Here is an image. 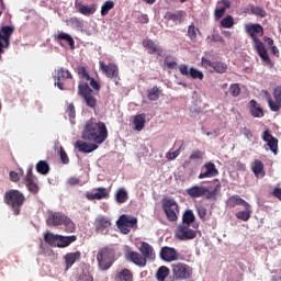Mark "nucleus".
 I'll return each instance as SVG.
<instances>
[{
	"instance_id": "nucleus-28",
	"label": "nucleus",
	"mask_w": 281,
	"mask_h": 281,
	"mask_svg": "<svg viewBox=\"0 0 281 281\" xmlns=\"http://www.w3.org/2000/svg\"><path fill=\"white\" fill-rule=\"evenodd\" d=\"M87 199L89 201H102V199H109V192L106 188H98L94 193H87Z\"/></svg>"
},
{
	"instance_id": "nucleus-50",
	"label": "nucleus",
	"mask_w": 281,
	"mask_h": 281,
	"mask_svg": "<svg viewBox=\"0 0 281 281\" xmlns=\"http://www.w3.org/2000/svg\"><path fill=\"white\" fill-rule=\"evenodd\" d=\"M164 65H166V67L168 69H175L177 67V61L175 60V57L172 56H166L165 60H164Z\"/></svg>"
},
{
	"instance_id": "nucleus-22",
	"label": "nucleus",
	"mask_w": 281,
	"mask_h": 281,
	"mask_svg": "<svg viewBox=\"0 0 281 281\" xmlns=\"http://www.w3.org/2000/svg\"><path fill=\"white\" fill-rule=\"evenodd\" d=\"M232 8V2L229 0H220L214 11L215 21H220L225 15V12Z\"/></svg>"
},
{
	"instance_id": "nucleus-55",
	"label": "nucleus",
	"mask_w": 281,
	"mask_h": 281,
	"mask_svg": "<svg viewBox=\"0 0 281 281\" xmlns=\"http://www.w3.org/2000/svg\"><path fill=\"white\" fill-rule=\"evenodd\" d=\"M179 155H180V149H177L176 151H168L166 154V158L168 159V161H175V159H177Z\"/></svg>"
},
{
	"instance_id": "nucleus-41",
	"label": "nucleus",
	"mask_w": 281,
	"mask_h": 281,
	"mask_svg": "<svg viewBox=\"0 0 281 281\" xmlns=\"http://www.w3.org/2000/svg\"><path fill=\"white\" fill-rule=\"evenodd\" d=\"M195 221V216H194V212H192V210H188L184 212V214L182 215V225H192V223H194Z\"/></svg>"
},
{
	"instance_id": "nucleus-38",
	"label": "nucleus",
	"mask_w": 281,
	"mask_h": 281,
	"mask_svg": "<svg viewBox=\"0 0 281 281\" xmlns=\"http://www.w3.org/2000/svg\"><path fill=\"white\" fill-rule=\"evenodd\" d=\"M135 131H144L146 126V114H138L134 117Z\"/></svg>"
},
{
	"instance_id": "nucleus-31",
	"label": "nucleus",
	"mask_w": 281,
	"mask_h": 281,
	"mask_svg": "<svg viewBox=\"0 0 281 281\" xmlns=\"http://www.w3.org/2000/svg\"><path fill=\"white\" fill-rule=\"evenodd\" d=\"M77 10L83 16H91V14H95V4L86 5L82 2H78Z\"/></svg>"
},
{
	"instance_id": "nucleus-34",
	"label": "nucleus",
	"mask_w": 281,
	"mask_h": 281,
	"mask_svg": "<svg viewBox=\"0 0 281 281\" xmlns=\"http://www.w3.org/2000/svg\"><path fill=\"white\" fill-rule=\"evenodd\" d=\"M244 207H245V211L237 212L235 216L239 221H244V223H247V221L251 218V205L248 203Z\"/></svg>"
},
{
	"instance_id": "nucleus-63",
	"label": "nucleus",
	"mask_w": 281,
	"mask_h": 281,
	"mask_svg": "<svg viewBox=\"0 0 281 281\" xmlns=\"http://www.w3.org/2000/svg\"><path fill=\"white\" fill-rule=\"evenodd\" d=\"M243 133H244V136L247 138V139H251V137H254V133H251V130L247 128V127H244L243 128Z\"/></svg>"
},
{
	"instance_id": "nucleus-5",
	"label": "nucleus",
	"mask_w": 281,
	"mask_h": 281,
	"mask_svg": "<svg viewBox=\"0 0 281 281\" xmlns=\"http://www.w3.org/2000/svg\"><path fill=\"white\" fill-rule=\"evenodd\" d=\"M55 87L60 91H69L76 87V81L74 80V75L71 71L65 67H59L55 70Z\"/></svg>"
},
{
	"instance_id": "nucleus-36",
	"label": "nucleus",
	"mask_w": 281,
	"mask_h": 281,
	"mask_svg": "<svg viewBox=\"0 0 281 281\" xmlns=\"http://www.w3.org/2000/svg\"><path fill=\"white\" fill-rule=\"evenodd\" d=\"M161 95V90L159 87L154 86L151 89L147 90V98L150 102H157Z\"/></svg>"
},
{
	"instance_id": "nucleus-46",
	"label": "nucleus",
	"mask_w": 281,
	"mask_h": 281,
	"mask_svg": "<svg viewBox=\"0 0 281 281\" xmlns=\"http://www.w3.org/2000/svg\"><path fill=\"white\" fill-rule=\"evenodd\" d=\"M250 14H254L255 16H259L260 19H265V16H267V11H265L262 7L250 5Z\"/></svg>"
},
{
	"instance_id": "nucleus-64",
	"label": "nucleus",
	"mask_w": 281,
	"mask_h": 281,
	"mask_svg": "<svg viewBox=\"0 0 281 281\" xmlns=\"http://www.w3.org/2000/svg\"><path fill=\"white\" fill-rule=\"evenodd\" d=\"M272 194L276 196V199H279V201H281V188H274Z\"/></svg>"
},
{
	"instance_id": "nucleus-26",
	"label": "nucleus",
	"mask_w": 281,
	"mask_h": 281,
	"mask_svg": "<svg viewBox=\"0 0 281 281\" xmlns=\"http://www.w3.org/2000/svg\"><path fill=\"white\" fill-rule=\"evenodd\" d=\"M143 46L146 49H149V54H157V56H164V48H161L160 46H157L155 44V41L150 40V38H145L143 41Z\"/></svg>"
},
{
	"instance_id": "nucleus-2",
	"label": "nucleus",
	"mask_w": 281,
	"mask_h": 281,
	"mask_svg": "<svg viewBox=\"0 0 281 281\" xmlns=\"http://www.w3.org/2000/svg\"><path fill=\"white\" fill-rule=\"evenodd\" d=\"M109 137V130L103 122H98L95 119H90L86 122L81 139L92 142L93 144H104Z\"/></svg>"
},
{
	"instance_id": "nucleus-62",
	"label": "nucleus",
	"mask_w": 281,
	"mask_h": 281,
	"mask_svg": "<svg viewBox=\"0 0 281 281\" xmlns=\"http://www.w3.org/2000/svg\"><path fill=\"white\" fill-rule=\"evenodd\" d=\"M68 186H80V179L71 177L68 179Z\"/></svg>"
},
{
	"instance_id": "nucleus-1",
	"label": "nucleus",
	"mask_w": 281,
	"mask_h": 281,
	"mask_svg": "<svg viewBox=\"0 0 281 281\" xmlns=\"http://www.w3.org/2000/svg\"><path fill=\"white\" fill-rule=\"evenodd\" d=\"M77 74L80 78L78 85V95L83 99L86 105L92 111H95L98 106V99L93 95V91L97 93L102 89L100 82H98L93 77L89 75V71L85 66L77 67Z\"/></svg>"
},
{
	"instance_id": "nucleus-32",
	"label": "nucleus",
	"mask_w": 281,
	"mask_h": 281,
	"mask_svg": "<svg viewBox=\"0 0 281 281\" xmlns=\"http://www.w3.org/2000/svg\"><path fill=\"white\" fill-rule=\"evenodd\" d=\"M247 204H249V202L245 201L238 194L232 195L226 200L227 207H236V205H243L245 207Z\"/></svg>"
},
{
	"instance_id": "nucleus-24",
	"label": "nucleus",
	"mask_w": 281,
	"mask_h": 281,
	"mask_svg": "<svg viewBox=\"0 0 281 281\" xmlns=\"http://www.w3.org/2000/svg\"><path fill=\"white\" fill-rule=\"evenodd\" d=\"M125 258L128 262L136 265V267H146V261H144L142 255L137 251L126 250Z\"/></svg>"
},
{
	"instance_id": "nucleus-42",
	"label": "nucleus",
	"mask_w": 281,
	"mask_h": 281,
	"mask_svg": "<svg viewBox=\"0 0 281 281\" xmlns=\"http://www.w3.org/2000/svg\"><path fill=\"white\" fill-rule=\"evenodd\" d=\"M36 170L40 175H49V164L47 160H40L36 164Z\"/></svg>"
},
{
	"instance_id": "nucleus-30",
	"label": "nucleus",
	"mask_w": 281,
	"mask_h": 281,
	"mask_svg": "<svg viewBox=\"0 0 281 281\" xmlns=\"http://www.w3.org/2000/svg\"><path fill=\"white\" fill-rule=\"evenodd\" d=\"M249 112L252 117H265V111L260 108V104L256 100H250Z\"/></svg>"
},
{
	"instance_id": "nucleus-37",
	"label": "nucleus",
	"mask_w": 281,
	"mask_h": 281,
	"mask_svg": "<svg viewBox=\"0 0 281 281\" xmlns=\"http://www.w3.org/2000/svg\"><path fill=\"white\" fill-rule=\"evenodd\" d=\"M26 188L31 194H36L40 190L38 183H36V178H33L32 176L26 178Z\"/></svg>"
},
{
	"instance_id": "nucleus-58",
	"label": "nucleus",
	"mask_w": 281,
	"mask_h": 281,
	"mask_svg": "<svg viewBox=\"0 0 281 281\" xmlns=\"http://www.w3.org/2000/svg\"><path fill=\"white\" fill-rule=\"evenodd\" d=\"M70 23L71 25H75V27H77L78 30H82V27H85V24L78 18H71Z\"/></svg>"
},
{
	"instance_id": "nucleus-15",
	"label": "nucleus",
	"mask_w": 281,
	"mask_h": 281,
	"mask_svg": "<svg viewBox=\"0 0 281 281\" xmlns=\"http://www.w3.org/2000/svg\"><path fill=\"white\" fill-rule=\"evenodd\" d=\"M94 227L95 232H98L99 234H106V232H109V228L111 227V218L105 215H99L94 220Z\"/></svg>"
},
{
	"instance_id": "nucleus-61",
	"label": "nucleus",
	"mask_w": 281,
	"mask_h": 281,
	"mask_svg": "<svg viewBox=\"0 0 281 281\" xmlns=\"http://www.w3.org/2000/svg\"><path fill=\"white\" fill-rule=\"evenodd\" d=\"M78 281H93V277L87 272H83L79 276Z\"/></svg>"
},
{
	"instance_id": "nucleus-25",
	"label": "nucleus",
	"mask_w": 281,
	"mask_h": 281,
	"mask_svg": "<svg viewBox=\"0 0 281 281\" xmlns=\"http://www.w3.org/2000/svg\"><path fill=\"white\" fill-rule=\"evenodd\" d=\"M82 254L80 251H75V252H68L64 256V260L66 263V271H69V269H71L74 267V265H76V262H78V260H80Z\"/></svg>"
},
{
	"instance_id": "nucleus-56",
	"label": "nucleus",
	"mask_w": 281,
	"mask_h": 281,
	"mask_svg": "<svg viewBox=\"0 0 281 281\" xmlns=\"http://www.w3.org/2000/svg\"><path fill=\"white\" fill-rule=\"evenodd\" d=\"M201 65H202V67H204V69H207L209 67H211V69L214 68V61H212L205 57L201 58Z\"/></svg>"
},
{
	"instance_id": "nucleus-23",
	"label": "nucleus",
	"mask_w": 281,
	"mask_h": 281,
	"mask_svg": "<svg viewBox=\"0 0 281 281\" xmlns=\"http://www.w3.org/2000/svg\"><path fill=\"white\" fill-rule=\"evenodd\" d=\"M186 194L190 196V199H201L207 194V188L203 186H192L186 190Z\"/></svg>"
},
{
	"instance_id": "nucleus-40",
	"label": "nucleus",
	"mask_w": 281,
	"mask_h": 281,
	"mask_svg": "<svg viewBox=\"0 0 281 281\" xmlns=\"http://www.w3.org/2000/svg\"><path fill=\"white\" fill-rule=\"evenodd\" d=\"M169 276L170 269L166 266H161L156 272V278L158 281H165Z\"/></svg>"
},
{
	"instance_id": "nucleus-49",
	"label": "nucleus",
	"mask_w": 281,
	"mask_h": 281,
	"mask_svg": "<svg viewBox=\"0 0 281 281\" xmlns=\"http://www.w3.org/2000/svg\"><path fill=\"white\" fill-rule=\"evenodd\" d=\"M213 69L216 74H225L227 71V64L223 61H214Z\"/></svg>"
},
{
	"instance_id": "nucleus-29",
	"label": "nucleus",
	"mask_w": 281,
	"mask_h": 281,
	"mask_svg": "<svg viewBox=\"0 0 281 281\" xmlns=\"http://www.w3.org/2000/svg\"><path fill=\"white\" fill-rule=\"evenodd\" d=\"M251 170L255 175V177L257 178H265L267 172H265V164L261 160L256 159L252 164H251Z\"/></svg>"
},
{
	"instance_id": "nucleus-39",
	"label": "nucleus",
	"mask_w": 281,
	"mask_h": 281,
	"mask_svg": "<svg viewBox=\"0 0 281 281\" xmlns=\"http://www.w3.org/2000/svg\"><path fill=\"white\" fill-rule=\"evenodd\" d=\"M60 235H55L54 233H46L44 235V240L50 247H58V239Z\"/></svg>"
},
{
	"instance_id": "nucleus-57",
	"label": "nucleus",
	"mask_w": 281,
	"mask_h": 281,
	"mask_svg": "<svg viewBox=\"0 0 281 281\" xmlns=\"http://www.w3.org/2000/svg\"><path fill=\"white\" fill-rule=\"evenodd\" d=\"M216 190H221V183H218L213 191H210L207 189V192H206V194L204 196H206V199H209V200L210 199H216Z\"/></svg>"
},
{
	"instance_id": "nucleus-59",
	"label": "nucleus",
	"mask_w": 281,
	"mask_h": 281,
	"mask_svg": "<svg viewBox=\"0 0 281 281\" xmlns=\"http://www.w3.org/2000/svg\"><path fill=\"white\" fill-rule=\"evenodd\" d=\"M59 155H60L61 162L69 164V156H67V151H65V148L60 147Z\"/></svg>"
},
{
	"instance_id": "nucleus-10",
	"label": "nucleus",
	"mask_w": 281,
	"mask_h": 281,
	"mask_svg": "<svg viewBox=\"0 0 281 281\" xmlns=\"http://www.w3.org/2000/svg\"><path fill=\"white\" fill-rule=\"evenodd\" d=\"M116 226L120 228L122 234H130L131 229L137 226V217L123 214L116 221Z\"/></svg>"
},
{
	"instance_id": "nucleus-43",
	"label": "nucleus",
	"mask_w": 281,
	"mask_h": 281,
	"mask_svg": "<svg viewBox=\"0 0 281 281\" xmlns=\"http://www.w3.org/2000/svg\"><path fill=\"white\" fill-rule=\"evenodd\" d=\"M115 199L117 203H126L128 201V192H126V189H119L116 191Z\"/></svg>"
},
{
	"instance_id": "nucleus-45",
	"label": "nucleus",
	"mask_w": 281,
	"mask_h": 281,
	"mask_svg": "<svg viewBox=\"0 0 281 281\" xmlns=\"http://www.w3.org/2000/svg\"><path fill=\"white\" fill-rule=\"evenodd\" d=\"M116 278L120 281H133V272L128 269H123L116 274Z\"/></svg>"
},
{
	"instance_id": "nucleus-7",
	"label": "nucleus",
	"mask_w": 281,
	"mask_h": 281,
	"mask_svg": "<svg viewBox=\"0 0 281 281\" xmlns=\"http://www.w3.org/2000/svg\"><path fill=\"white\" fill-rule=\"evenodd\" d=\"M115 260V250L113 248L104 247L97 255V261L101 271H108L113 267Z\"/></svg>"
},
{
	"instance_id": "nucleus-19",
	"label": "nucleus",
	"mask_w": 281,
	"mask_h": 281,
	"mask_svg": "<svg viewBox=\"0 0 281 281\" xmlns=\"http://www.w3.org/2000/svg\"><path fill=\"white\" fill-rule=\"evenodd\" d=\"M261 138L267 143V146L269 148V150H271V153H273V155H278V138H276V136L271 135V132L269 130H266L262 135Z\"/></svg>"
},
{
	"instance_id": "nucleus-11",
	"label": "nucleus",
	"mask_w": 281,
	"mask_h": 281,
	"mask_svg": "<svg viewBox=\"0 0 281 281\" xmlns=\"http://www.w3.org/2000/svg\"><path fill=\"white\" fill-rule=\"evenodd\" d=\"M14 34V26L4 25L0 29V60L1 54L4 53L3 49H8L10 47V36Z\"/></svg>"
},
{
	"instance_id": "nucleus-53",
	"label": "nucleus",
	"mask_w": 281,
	"mask_h": 281,
	"mask_svg": "<svg viewBox=\"0 0 281 281\" xmlns=\"http://www.w3.org/2000/svg\"><path fill=\"white\" fill-rule=\"evenodd\" d=\"M203 157H205V151H201V150L196 149V150L192 151L189 159L191 161H194L196 159H203Z\"/></svg>"
},
{
	"instance_id": "nucleus-21",
	"label": "nucleus",
	"mask_w": 281,
	"mask_h": 281,
	"mask_svg": "<svg viewBox=\"0 0 281 281\" xmlns=\"http://www.w3.org/2000/svg\"><path fill=\"white\" fill-rule=\"evenodd\" d=\"M139 251L145 265H147L148 260H155V249L150 244L143 241L140 244Z\"/></svg>"
},
{
	"instance_id": "nucleus-48",
	"label": "nucleus",
	"mask_w": 281,
	"mask_h": 281,
	"mask_svg": "<svg viewBox=\"0 0 281 281\" xmlns=\"http://www.w3.org/2000/svg\"><path fill=\"white\" fill-rule=\"evenodd\" d=\"M196 32H199V29L194 25V23H191L188 26V36L192 43H196Z\"/></svg>"
},
{
	"instance_id": "nucleus-52",
	"label": "nucleus",
	"mask_w": 281,
	"mask_h": 281,
	"mask_svg": "<svg viewBox=\"0 0 281 281\" xmlns=\"http://www.w3.org/2000/svg\"><path fill=\"white\" fill-rule=\"evenodd\" d=\"M229 93L233 95V98H238V95H240V86H238V83L231 85Z\"/></svg>"
},
{
	"instance_id": "nucleus-3",
	"label": "nucleus",
	"mask_w": 281,
	"mask_h": 281,
	"mask_svg": "<svg viewBox=\"0 0 281 281\" xmlns=\"http://www.w3.org/2000/svg\"><path fill=\"white\" fill-rule=\"evenodd\" d=\"M246 32L251 36V40L255 43V49L257 50L258 56L263 60V63H271L269 58V53L265 48V43L258 38V36H265V29L260 24H246Z\"/></svg>"
},
{
	"instance_id": "nucleus-14",
	"label": "nucleus",
	"mask_w": 281,
	"mask_h": 281,
	"mask_svg": "<svg viewBox=\"0 0 281 281\" xmlns=\"http://www.w3.org/2000/svg\"><path fill=\"white\" fill-rule=\"evenodd\" d=\"M213 177H218V169H216V165L214 162L209 161L205 162L201 168V173L199 175V179H212Z\"/></svg>"
},
{
	"instance_id": "nucleus-20",
	"label": "nucleus",
	"mask_w": 281,
	"mask_h": 281,
	"mask_svg": "<svg viewBox=\"0 0 281 281\" xmlns=\"http://www.w3.org/2000/svg\"><path fill=\"white\" fill-rule=\"evenodd\" d=\"M188 16V13L183 10H178L176 12L167 11L164 15L165 21H172L173 23L181 25L183 19Z\"/></svg>"
},
{
	"instance_id": "nucleus-18",
	"label": "nucleus",
	"mask_w": 281,
	"mask_h": 281,
	"mask_svg": "<svg viewBox=\"0 0 281 281\" xmlns=\"http://www.w3.org/2000/svg\"><path fill=\"white\" fill-rule=\"evenodd\" d=\"M160 258L165 262H175V260H179V252L172 247L165 246L160 250Z\"/></svg>"
},
{
	"instance_id": "nucleus-8",
	"label": "nucleus",
	"mask_w": 281,
	"mask_h": 281,
	"mask_svg": "<svg viewBox=\"0 0 281 281\" xmlns=\"http://www.w3.org/2000/svg\"><path fill=\"white\" fill-rule=\"evenodd\" d=\"M162 210L167 216V221L175 223L179 218V204L175 199L167 198L162 201Z\"/></svg>"
},
{
	"instance_id": "nucleus-27",
	"label": "nucleus",
	"mask_w": 281,
	"mask_h": 281,
	"mask_svg": "<svg viewBox=\"0 0 281 281\" xmlns=\"http://www.w3.org/2000/svg\"><path fill=\"white\" fill-rule=\"evenodd\" d=\"M76 148H78L79 153H93V150H98V144L77 140Z\"/></svg>"
},
{
	"instance_id": "nucleus-4",
	"label": "nucleus",
	"mask_w": 281,
	"mask_h": 281,
	"mask_svg": "<svg viewBox=\"0 0 281 281\" xmlns=\"http://www.w3.org/2000/svg\"><path fill=\"white\" fill-rule=\"evenodd\" d=\"M3 201L8 207L11 209L14 216H19L21 214V207L25 205V194L16 189H10L5 191Z\"/></svg>"
},
{
	"instance_id": "nucleus-51",
	"label": "nucleus",
	"mask_w": 281,
	"mask_h": 281,
	"mask_svg": "<svg viewBox=\"0 0 281 281\" xmlns=\"http://www.w3.org/2000/svg\"><path fill=\"white\" fill-rule=\"evenodd\" d=\"M196 213L199 215V218H201L204 223L205 221H207V209H205V206H196Z\"/></svg>"
},
{
	"instance_id": "nucleus-9",
	"label": "nucleus",
	"mask_w": 281,
	"mask_h": 281,
	"mask_svg": "<svg viewBox=\"0 0 281 281\" xmlns=\"http://www.w3.org/2000/svg\"><path fill=\"white\" fill-rule=\"evenodd\" d=\"M172 276L175 280H190V278H192V267L188 263H173Z\"/></svg>"
},
{
	"instance_id": "nucleus-12",
	"label": "nucleus",
	"mask_w": 281,
	"mask_h": 281,
	"mask_svg": "<svg viewBox=\"0 0 281 281\" xmlns=\"http://www.w3.org/2000/svg\"><path fill=\"white\" fill-rule=\"evenodd\" d=\"M195 236L196 231L184 224H180L175 232V238L177 240H193Z\"/></svg>"
},
{
	"instance_id": "nucleus-47",
	"label": "nucleus",
	"mask_w": 281,
	"mask_h": 281,
	"mask_svg": "<svg viewBox=\"0 0 281 281\" xmlns=\"http://www.w3.org/2000/svg\"><path fill=\"white\" fill-rule=\"evenodd\" d=\"M115 8V2L108 0L101 7V16H106Z\"/></svg>"
},
{
	"instance_id": "nucleus-6",
	"label": "nucleus",
	"mask_w": 281,
	"mask_h": 281,
	"mask_svg": "<svg viewBox=\"0 0 281 281\" xmlns=\"http://www.w3.org/2000/svg\"><path fill=\"white\" fill-rule=\"evenodd\" d=\"M48 227H58V225H65L67 234H74L76 232V224L63 213H50L46 220Z\"/></svg>"
},
{
	"instance_id": "nucleus-44",
	"label": "nucleus",
	"mask_w": 281,
	"mask_h": 281,
	"mask_svg": "<svg viewBox=\"0 0 281 281\" xmlns=\"http://www.w3.org/2000/svg\"><path fill=\"white\" fill-rule=\"evenodd\" d=\"M221 27H224L225 30H232L234 25H236V22H234V16L226 15L224 19H222L220 23Z\"/></svg>"
},
{
	"instance_id": "nucleus-13",
	"label": "nucleus",
	"mask_w": 281,
	"mask_h": 281,
	"mask_svg": "<svg viewBox=\"0 0 281 281\" xmlns=\"http://www.w3.org/2000/svg\"><path fill=\"white\" fill-rule=\"evenodd\" d=\"M179 71L181 76H187L188 78H192V80H203L205 78V75L203 71L194 68V67H188V65L182 64L179 66Z\"/></svg>"
},
{
	"instance_id": "nucleus-54",
	"label": "nucleus",
	"mask_w": 281,
	"mask_h": 281,
	"mask_svg": "<svg viewBox=\"0 0 281 281\" xmlns=\"http://www.w3.org/2000/svg\"><path fill=\"white\" fill-rule=\"evenodd\" d=\"M66 113L70 120H74L76 117V106L74 103H69L66 110Z\"/></svg>"
},
{
	"instance_id": "nucleus-16",
	"label": "nucleus",
	"mask_w": 281,
	"mask_h": 281,
	"mask_svg": "<svg viewBox=\"0 0 281 281\" xmlns=\"http://www.w3.org/2000/svg\"><path fill=\"white\" fill-rule=\"evenodd\" d=\"M99 67L105 74L106 78H120V68L117 65L110 63L104 64V61H99Z\"/></svg>"
},
{
	"instance_id": "nucleus-33",
	"label": "nucleus",
	"mask_w": 281,
	"mask_h": 281,
	"mask_svg": "<svg viewBox=\"0 0 281 281\" xmlns=\"http://www.w3.org/2000/svg\"><path fill=\"white\" fill-rule=\"evenodd\" d=\"M77 240H78V237L76 235H71V236L59 235V239L57 240V247L59 248L69 247L71 243H76Z\"/></svg>"
},
{
	"instance_id": "nucleus-17",
	"label": "nucleus",
	"mask_w": 281,
	"mask_h": 281,
	"mask_svg": "<svg viewBox=\"0 0 281 281\" xmlns=\"http://www.w3.org/2000/svg\"><path fill=\"white\" fill-rule=\"evenodd\" d=\"M273 99H271V95L268 98V105L270 106V110H272L274 113H278L281 109V86H278L273 90Z\"/></svg>"
},
{
	"instance_id": "nucleus-35",
	"label": "nucleus",
	"mask_w": 281,
	"mask_h": 281,
	"mask_svg": "<svg viewBox=\"0 0 281 281\" xmlns=\"http://www.w3.org/2000/svg\"><path fill=\"white\" fill-rule=\"evenodd\" d=\"M55 41H66V43L70 45L71 49L76 47V42L74 41V37L65 32H59L57 35H55Z\"/></svg>"
},
{
	"instance_id": "nucleus-60",
	"label": "nucleus",
	"mask_w": 281,
	"mask_h": 281,
	"mask_svg": "<svg viewBox=\"0 0 281 281\" xmlns=\"http://www.w3.org/2000/svg\"><path fill=\"white\" fill-rule=\"evenodd\" d=\"M9 177L10 181H13V183L21 181V176L16 171H10Z\"/></svg>"
}]
</instances>
